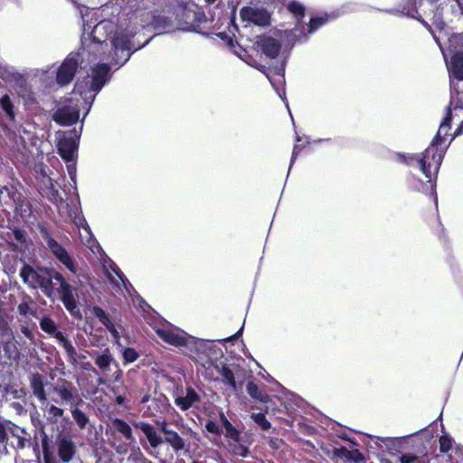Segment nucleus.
Here are the masks:
<instances>
[{"instance_id":"f8f14e48","label":"nucleus","mask_w":463,"mask_h":463,"mask_svg":"<svg viewBox=\"0 0 463 463\" xmlns=\"http://www.w3.org/2000/svg\"><path fill=\"white\" fill-rule=\"evenodd\" d=\"M280 47V43L271 36L261 35L256 41V49L270 59L278 56Z\"/></svg>"},{"instance_id":"3c124183","label":"nucleus","mask_w":463,"mask_h":463,"mask_svg":"<svg viewBox=\"0 0 463 463\" xmlns=\"http://www.w3.org/2000/svg\"><path fill=\"white\" fill-rule=\"evenodd\" d=\"M24 394H25V392L22 389L19 391H14V398L19 399V398H22Z\"/></svg>"},{"instance_id":"2f4dec72","label":"nucleus","mask_w":463,"mask_h":463,"mask_svg":"<svg viewBox=\"0 0 463 463\" xmlns=\"http://www.w3.org/2000/svg\"><path fill=\"white\" fill-rule=\"evenodd\" d=\"M58 260L62 263L72 274H77V264L68 252Z\"/></svg>"},{"instance_id":"ddd939ff","label":"nucleus","mask_w":463,"mask_h":463,"mask_svg":"<svg viewBox=\"0 0 463 463\" xmlns=\"http://www.w3.org/2000/svg\"><path fill=\"white\" fill-rule=\"evenodd\" d=\"M92 312L95 315V317L99 320V322L102 323L104 326L107 328V330L111 334L115 343L119 345L120 333L118 329L120 328V326L113 324L109 318L108 315L105 313V311L99 307H94Z\"/></svg>"},{"instance_id":"c756f323","label":"nucleus","mask_w":463,"mask_h":463,"mask_svg":"<svg viewBox=\"0 0 463 463\" xmlns=\"http://www.w3.org/2000/svg\"><path fill=\"white\" fill-rule=\"evenodd\" d=\"M84 232L87 233L88 238L84 241V239H81L83 243L86 244L88 248L91 250L92 252H96V250H99V245L97 243L94 238H92V235L90 234V227L86 224L83 226ZM81 238H83L81 236Z\"/></svg>"},{"instance_id":"9b49d317","label":"nucleus","mask_w":463,"mask_h":463,"mask_svg":"<svg viewBox=\"0 0 463 463\" xmlns=\"http://www.w3.org/2000/svg\"><path fill=\"white\" fill-rule=\"evenodd\" d=\"M240 14L243 21L250 22L256 25L264 26L269 23V14L264 9L243 7Z\"/></svg>"},{"instance_id":"7c9ffc66","label":"nucleus","mask_w":463,"mask_h":463,"mask_svg":"<svg viewBox=\"0 0 463 463\" xmlns=\"http://www.w3.org/2000/svg\"><path fill=\"white\" fill-rule=\"evenodd\" d=\"M337 452H338V455H342V456L345 457L346 458L352 459L357 463L362 462L364 460L363 455L357 449L349 451L346 449H337Z\"/></svg>"},{"instance_id":"6e6552de","label":"nucleus","mask_w":463,"mask_h":463,"mask_svg":"<svg viewBox=\"0 0 463 463\" xmlns=\"http://www.w3.org/2000/svg\"><path fill=\"white\" fill-rule=\"evenodd\" d=\"M40 326L43 331L52 335L62 345L71 360L75 359V348L65 335L57 330V326L51 317H43L40 321Z\"/></svg>"},{"instance_id":"a211bd4d","label":"nucleus","mask_w":463,"mask_h":463,"mask_svg":"<svg viewBox=\"0 0 463 463\" xmlns=\"http://www.w3.org/2000/svg\"><path fill=\"white\" fill-rule=\"evenodd\" d=\"M199 396L196 392L191 388L186 390L185 395H180L175 398V404L182 410H188L194 402H198Z\"/></svg>"},{"instance_id":"4d7b16f0","label":"nucleus","mask_w":463,"mask_h":463,"mask_svg":"<svg viewBox=\"0 0 463 463\" xmlns=\"http://www.w3.org/2000/svg\"><path fill=\"white\" fill-rule=\"evenodd\" d=\"M258 69H259L260 71H263V72H264V66H260Z\"/></svg>"},{"instance_id":"c03bdc74","label":"nucleus","mask_w":463,"mask_h":463,"mask_svg":"<svg viewBox=\"0 0 463 463\" xmlns=\"http://www.w3.org/2000/svg\"><path fill=\"white\" fill-rule=\"evenodd\" d=\"M11 75H13L11 70L5 65L0 63V77L3 79H8Z\"/></svg>"},{"instance_id":"a878e982","label":"nucleus","mask_w":463,"mask_h":463,"mask_svg":"<svg viewBox=\"0 0 463 463\" xmlns=\"http://www.w3.org/2000/svg\"><path fill=\"white\" fill-rule=\"evenodd\" d=\"M46 244L57 260L68 252L60 243L51 237L46 239Z\"/></svg>"},{"instance_id":"72a5a7b5","label":"nucleus","mask_w":463,"mask_h":463,"mask_svg":"<svg viewBox=\"0 0 463 463\" xmlns=\"http://www.w3.org/2000/svg\"><path fill=\"white\" fill-rule=\"evenodd\" d=\"M13 233H14V239L19 243V246L17 245L16 247L19 248L20 250H24V249H26L27 244H26V235H25L24 231H22L19 229H14Z\"/></svg>"},{"instance_id":"49530a36","label":"nucleus","mask_w":463,"mask_h":463,"mask_svg":"<svg viewBox=\"0 0 463 463\" xmlns=\"http://www.w3.org/2000/svg\"><path fill=\"white\" fill-rule=\"evenodd\" d=\"M74 5H76L80 10L84 8L86 11L88 8L86 7V4L90 2V0H71Z\"/></svg>"},{"instance_id":"5fc2aeb1","label":"nucleus","mask_w":463,"mask_h":463,"mask_svg":"<svg viewBox=\"0 0 463 463\" xmlns=\"http://www.w3.org/2000/svg\"><path fill=\"white\" fill-rule=\"evenodd\" d=\"M47 182L52 189L54 188V181L52 178H48Z\"/></svg>"},{"instance_id":"f3484780","label":"nucleus","mask_w":463,"mask_h":463,"mask_svg":"<svg viewBox=\"0 0 463 463\" xmlns=\"http://www.w3.org/2000/svg\"><path fill=\"white\" fill-rule=\"evenodd\" d=\"M137 428L145 434L151 447L156 448L163 442L161 436L156 431L152 425L139 422Z\"/></svg>"},{"instance_id":"de8ad7c7","label":"nucleus","mask_w":463,"mask_h":463,"mask_svg":"<svg viewBox=\"0 0 463 463\" xmlns=\"http://www.w3.org/2000/svg\"><path fill=\"white\" fill-rule=\"evenodd\" d=\"M67 169H68L69 175H71V179H73L74 175H75V172H76L75 165L74 164L68 165Z\"/></svg>"},{"instance_id":"b1692460","label":"nucleus","mask_w":463,"mask_h":463,"mask_svg":"<svg viewBox=\"0 0 463 463\" xmlns=\"http://www.w3.org/2000/svg\"><path fill=\"white\" fill-rule=\"evenodd\" d=\"M33 299L29 295H24L21 303L17 307L18 313L21 316L27 317L28 315H33V310L31 307Z\"/></svg>"},{"instance_id":"393cba45","label":"nucleus","mask_w":463,"mask_h":463,"mask_svg":"<svg viewBox=\"0 0 463 463\" xmlns=\"http://www.w3.org/2000/svg\"><path fill=\"white\" fill-rule=\"evenodd\" d=\"M165 441L169 443L175 451L181 450L184 448V439L174 430L168 432L165 436Z\"/></svg>"},{"instance_id":"5701e85b","label":"nucleus","mask_w":463,"mask_h":463,"mask_svg":"<svg viewBox=\"0 0 463 463\" xmlns=\"http://www.w3.org/2000/svg\"><path fill=\"white\" fill-rule=\"evenodd\" d=\"M114 429L121 433L127 439L133 441L132 430L130 426L122 420L116 419L113 421Z\"/></svg>"},{"instance_id":"7ed1b4c3","label":"nucleus","mask_w":463,"mask_h":463,"mask_svg":"<svg viewBox=\"0 0 463 463\" xmlns=\"http://www.w3.org/2000/svg\"><path fill=\"white\" fill-rule=\"evenodd\" d=\"M80 14L85 22L87 14H84L83 9H80ZM116 24L112 20H102L93 27L89 24H83L81 42L84 49L103 52L108 46L107 40L110 37L111 52L109 57H111L112 62L110 66L107 64L109 69H111L112 65L117 68L123 65L129 59L133 48L131 43L133 33L125 30L116 31ZM104 64L106 65V63Z\"/></svg>"},{"instance_id":"412c9836","label":"nucleus","mask_w":463,"mask_h":463,"mask_svg":"<svg viewBox=\"0 0 463 463\" xmlns=\"http://www.w3.org/2000/svg\"><path fill=\"white\" fill-rule=\"evenodd\" d=\"M114 362V358L108 349H106L101 354H99L95 359L96 365L103 373L110 371V364Z\"/></svg>"},{"instance_id":"4468645a","label":"nucleus","mask_w":463,"mask_h":463,"mask_svg":"<svg viewBox=\"0 0 463 463\" xmlns=\"http://www.w3.org/2000/svg\"><path fill=\"white\" fill-rule=\"evenodd\" d=\"M92 312L95 315V317L99 320V322L102 323L104 326L107 328V330L111 334L115 343L119 345L120 333L118 329L120 328V326L113 324L109 318L108 315L105 313V311L99 307H94Z\"/></svg>"},{"instance_id":"58836bf2","label":"nucleus","mask_w":463,"mask_h":463,"mask_svg":"<svg viewBox=\"0 0 463 463\" xmlns=\"http://www.w3.org/2000/svg\"><path fill=\"white\" fill-rule=\"evenodd\" d=\"M327 22V18L324 16L315 17L310 20L308 32L311 33L318 29L321 25Z\"/></svg>"},{"instance_id":"a18cd8bd","label":"nucleus","mask_w":463,"mask_h":463,"mask_svg":"<svg viewBox=\"0 0 463 463\" xmlns=\"http://www.w3.org/2000/svg\"><path fill=\"white\" fill-rule=\"evenodd\" d=\"M206 430L209 432L214 433V434H218L220 432L219 426L215 422H213V421L207 422Z\"/></svg>"},{"instance_id":"052dcab7","label":"nucleus","mask_w":463,"mask_h":463,"mask_svg":"<svg viewBox=\"0 0 463 463\" xmlns=\"http://www.w3.org/2000/svg\"><path fill=\"white\" fill-rule=\"evenodd\" d=\"M193 463H200V462L194 461Z\"/></svg>"},{"instance_id":"09e8293b","label":"nucleus","mask_w":463,"mask_h":463,"mask_svg":"<svg viewBox=\"0 0 463 463\" xmlns=\"http://www.w3.org/2000/svg\"><path fill=\"white\" fill-rule=\"evenodd\" d=\"M160 430L165 436L168 434V432L171 431V430L167 428L166 423L165 421L160 423Z\"/></svg>"},{"instance_id":"bb28decb","label":"nucleus","mask_w":463,"mask_h":463,"mask_svg":"<svg viewBox=\"0 0 463 463\" xmlns=\"http://www.w3.org/2000/svg\"><path fill=\"white\" fill-rule=\"evenodd\" d=\"M46 244L57 260L68 252L60 243L51 237L46 239Z\"/></svg>"},{"instance_id":"e433bc0d","label":"nucleus","mask_w":463,"mask_h":463,"mask_svg":"<svg viewBox=\"0 0 463 463\" xmlns=\"http://www.w3.org/2000/svg\"><path fill=\"white\" fill-rule=\"evenodd\" d=\"M400 461L401 463H429L426 458H419L411 454L402 455Z\"/></svg>"},{"instance_id":"4be33fe9","label":"nucleus","mask_w":463,"mask_h":463,"mask_svg":"<svg viewBox=\"0 0 463 463\" xmlns=\"http://www.w3.org/2000/svg\"><path fill=\"white\" fill-rule=\"evenodd\" d=\"M220 420L225 429V436L234 441H238L240 438L239 431L232 426L223 413L220 415Z\"/></svg>"},{"instance_id":"39448f33","label":"nucleus","mask_w":463,"mask_h":463,"mask_svg":"<svg viewBox=\"0 0 463 463\" xmlns=\"http://www.w3.org/2000/svg\"><path fill=\"white\" fill-rule=\"evenodd\" d=\"M437 2L438 0H420L414 10L405 11V8H403L402 12L405 14L417 19H420L422 16H425L431 21V24L424 20L421 22L431 33L434 32L436 33V35H439L441 33L447 34L451 29L447 27L443 22L442 12Z\"/></svg>"},{"instance_id":"6ab92c4d","label":"nucleus","mask_w":463,"mask_h":463,"mask_svg":"<svg viewBox=\"0 0 463 463\" xmlns=\"http://www.w3.org/2000/svg\"><path fill=\"white\" fill-rule=\"evenodd\" d=\"M30 385L33 394L41 402H46L47 397L44 391V384L42 376L39 373L33 374L30 379Z\"/></svg>"},{"instance_id":"864d4df0","label":"nucleus","mask_w":463,"mask_h":463,"mask_svg":"<svg viewBox=\"0 0 463 463\" xmlns=\"http://www.w3.org/2000/svg\"><path fill=\"white\" fill-rule=\"evenodd\" d=\"M463 14V0H456Z\"/></svg>"},{"instance_id":"a19ab883","label":"nucleus","mask_w":463,"mask_h":463,"mask_svg":"<svg viewBox=\"0 0 463 463\" xmlns=\"http://www.w3.org/2000/svg\"><path fill=\"white\" fill-rule=\"evenodd\" d=\"M452 447V439L447 436L443 435L439 439V449L441 452H448Z\"/></svg>"},{"instance_id":"cd10ccee","label":"nucleus","mask_w":463,"mask_h":463,"mask_svg":"<svg viewBox=\"0 0 463 463\" xmlns=\"http://www.w3.org/2000/svg\"><path fill=\"white\" fill-rule=\"evenodd\" d=\"M247 392L253 398V399H256V400H259L260 402H266L267 401V394L263 393L260 389L259 387L257 386V384H255L254 383L252 382H250L248 383L247 384Z\"/></svg>"},{"instance_id":"603ef678","label":"nucleus","mask_w":463,"mask_h":463,"mask_svg":"<svg viewBox=\"0 0 463 463\" xmlns=\"http://www.w3.org/2000/svg\"><path fill=\"white\" fill-rule=\"evenodd\" d=\"M463 133V121L459 125V127L455 130L454 137L459 136Z\"/></svg>"},{"instance_id":"6e6d98bb","label":"nucleus","mask_w":463,"mask_h":463,"mask_svg":"<svg viewBox=\"0 0 463 463\" xmlns=\"http://www.w3.org/2000/svg\"><path fill=\"white\" fill-rule=\"evenodd\" d=\"M117 401H118V403H121V402H123V398H122V397H120V396H118V397L117 398Z\"/></svg>"},{"instance_id":"473e14b6","label":"nucleus","mask_w":463,"mask_h":463,"mask_svg":"<svg viewBox=\"0 0 463 463\" xmlns=\"http://www.w3.org/2000/svg\"><path fill=\"white\" fill-rule=\"evenodd\" d=\"M220 374L223 377V380L231 385L233 389H236V383L232 372L225 365H222L219 370Z\"/></svg>"},{"instance_id":"20e7f679","label":"nucleus","mask_w":463,"mask_h":463,"mask_svg":"<svg viewBox=\"0 0 463 463\" xmlns=\"http://www.w3.org/2000/svg\"><path fill=\"white\" fill-rule=\"evenodd\" d=\"M109 70L105 64L94 65L90 74L76 84V91L80 94V98H71L65 100L56 109L52 119L61 126H71L78 121L80 108L86 109L84 113V117H86L97 94L109 81Z\"/></svg>"},{"instance_id":"f257e3e1","label":"nucleus","mask_w":463,"mask_h":463,"mask_svg":"<svg viewBox=\"0 0 463 463\" xmlns=\"http://www.w3.org/2000/svg\"><path fill=\"white\" fill-rule=\"evenodd\" d=\"M450 84L449 109L440 123L436 137L430 146L421 155H398L399 159L408 165H417L427 178L426 184L420 190L423 193H432L435 188V179L441 165L448 145L444 137L450 129V121L463 117V52H451L444 57Z\"/></svg>"},{"instance_id":"13d9d810","label":"nucleus","mask_w":463,"mask_h":463,"mask_svg":"<svg viewBox=\"0 0 463 463\" xmlns=\"http://www.w3.org/2000/svg\"><path fill=\"white\" fill-rule=\"evenodd\" d=\"M23 332H24L25 335H27V332H28V331H27V329H24V330H23Z\"/></svg>"},{"instance_id":"4c0bfd02","label":"nucleus","mask_w":463,"mask_h":463,"mask_svg":"<svg viewBox=\"0 0 463 463\" xmlns=\"http://www.w3.org/2000/svg\"><path fill=\"white\" fill-rule=\"evenodd\" d=\"M327 22V18L324 16L315 17L310 20L308 32L311 33L318 29L321 25Z\"/></svg>"},{"instance_id":"c9c22d12","label":"nucleus","mask_w":463,"mask_h":463,"mask_svg":"<svg viewBox=\"0 0 463 463\" xmlns=\"http://www.w3.org/2000/svg\"><path fill=\"white\" fill-rule=\"evenodd\" d=\"M288 9L290 13H292L298 19H300L304 16V7L300 4L297 2L289 3Z\"/></svg>"},{"instance_id":"2eb2a0df","label":"nucleus","mask_w":463,"mask_h":463,"mask_svg":"<svg viewBox=\"0 0 463 463\" xmlns=\"http://www.w3.org/2000/svg\"><path fill=\"white\" fill-rule=\"evenodd\" d=\"M58 455L61 461L68 463L70 462L76 452V447L73 441L67 438L62 437L57 441Z\"/></svg>"},{"instance_id":"ea45409f","label":"nucleus","mask_w":463,"mask_h":463,"mask_svg":"<svg viewBox=\"0 0 463 463\" xmlns=\"http://www.w3.org/2000/svg\"><path fill=\"white\" fill-rule=\"evenodd\" d=\"M64 413V411L55 405H51L48 409V414L53 422H56Z\"/></svg>"},{"instance_id":"dca6fc26","label":"nucleus","mask_w":463,"mask_h":463,"mask_svg":"<svg viewBox=\"0 0 463 463\" xmlns=\"http://www.w3.org/2000/svg\"><path fill=\"white\" fill-rule=\"evenodd\" d=\"M53 390L60 396L61 402L74 405L78 392L72 383L64 381L61 384H57Z\"/></svg>"},{"instance_id":"37998d69","label":"nucleus","mask_w":463,"mask_h":463,"mask_svg":"<svg viewBox=\"0 0 463 463\" xmlns=\"http://www.w3.org/2000/svg\"><path fill=\"white\" fill-rule=\"evenodd\" d=\"M113 273L108 272V279L117 286H118V282H124L122 276L119 271L116 270L115 269H112Z\"/></svg>"},{"instance_id":"9d476101","label":"nucleus","mask_w":463,"mask_h":463,"mask_svg":"<svg viewBox=\"0 0 463 463\" xmlns=\"http://www.w3.org/2000/svg\"><path fill=\"white\" fill-rule=\"evenodd\" d=\"M80 57V53H71L60 66L57 72V82L60 85H66L72 80L79 66Z\"/></svg>"},{"instance_id":"c85d7f7f","label":"nucleus","mask_w":463,"mask_h":463,"mask_svg":"<svg viewBox=\"0 0 463 463\" xmlns=\"http://www.w3.org/2000/svg\"><path fill=\"white\" fill-rule=\"evenodd\" d=\"M71 415H72L74 420L76 421L77 425L80 429H84L86 427V425L89 421V419L83 411H81L78 408L74 407L71 409Z\"/></svg>"},{"instance_id":"79ce46f5","label":"nucleus","mask_w":463,"mask_h":463,"mask_svg":"<svg viewBox=\"0 0 463 463\" xmlns=\"http://www.w3.org/2000/svg\"><path fill=\"white\" fill-rule=\"evenodd\" d=\"M123 358L127 363H133L138 358V354L133 348H126L123 352Z\"/></svg>"},{"instance_id":"0eeeda50","label":"nucleus","mask_w":463,"mask_h":463,"mask_svg":"<svg viewBox=\"0 0 463 463\" xmlns=\"http://www.w3.org/2000/svg\"><path fill=\"white\" fill-rule=\"evenodd\" d=\"M432 36L439 44L443 57L450 55L451 52H463V33H455L450 30L447 34L436 35V33L432 32Z\"/></svg>"},{"instance_id":"8fccbe9b","label":"nucleus","mask_w":463,"mask_h":463,"mask_svg":"<svg viewBox=\"0 0 463 463\" xmlns=\"http://www.w3.org/2000/svg\"><path fill=\"white\" fill-rule=\"evenodd\" d=\"M300 151V147L299 146L296 145L293 148V153H292V157H291V164L293 163V161L295 160V158L297 157L298 154L299 153Z\"/></svg>"},{"instance_id":"423d86ee","label":"nucleus","mask_w":463,"mask_h":463,"mask_svg":"<svg viewBox=\"0 0 463 463\" xmlns=\"http://www.w3.org/2000/svg\"><path fill=\"white\" fill-rule=\"evenodd\" d=\"M154 329L162 340L176 347L185 346L193 339L187 333L169 323L156 326Z\"/></svg>"},{"instance_id":"1a4fd4ad","label":"nucleus","mask_w":463,"mask_h":463,"mask_svg":"<svg viewBox=\"0 0 463 463\" xmlns=\"http://www.w3.org/2000/svg\"><path fill=\"white\" fill-rule=\"evenodd\" d=\"M79 138L80 134L74 131L73 135L72 133H70L68 136H63L59 139V155L61 156L63 160H65L68 163L75 161L78 151Z\"/></svg>"},{"instance_id":"f03ea898","label":"nucleus","mask_w":463,"mask_h":463,"mask_svg":"<svg viewBox=\"0 0 463 463\" xmlns=\"http://www.w3.org/2000/svg\"><path fill=\"white\" fill-rule=\"evenodd\" d=\"M23 282L32 289H41L48 298H53L56 293L65 308L73 317L80 315L78 307L80 300L86 301L84 285L79 279L73 286L69 283L63 275L53 269L43 267L34 268L24 263L19 270Z\"/></svg>"},{"instance_id":"aec40b11","label":"nucleus","mask_w":463,"mask_h":463,"mask_svg":"<svg viewBox=\"0 0 463 463\" xmlns=\"http://www.w3.org/2000/svg\"><path fill=\"white\" fill-rule=\"evenodd\" d=\"M0 108L11 121H14L16 118V110L9 95L5 94L0 97Z\"/></svg>"},{"instance_id":"f704fd0d","label":"nucleus","mask_w":463,"mask_h":463,"mask_svg":"<svg viewBox=\"0 0 463 463\" xmlns=\"http://www.w3.org/2000/svg\"><path fill=\"white\" fill-rule=\"evenodd\" d=\"M251 418L262 430H267L270 428V423L268 421L264 414L253 413Z\"/></svg>"},{"instance_id":"bf43d9fd","label":"nucleus","mask_w":463,"mask_h":463,"mask_svg":"<svg viewBox=\"0 0 463 463\" xmlns=\"http://www.w3.org/2000/svg\"><path fill=\"white\" fill-rule=\"evenodd\" d=\"M215 0H207L209 3H213Z\"/></svg>"}]
</instances>
